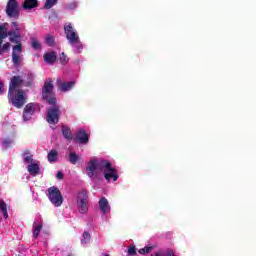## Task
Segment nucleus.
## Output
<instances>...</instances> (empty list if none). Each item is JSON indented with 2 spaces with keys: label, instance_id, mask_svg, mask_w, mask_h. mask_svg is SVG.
Segmentation results:
<instances>
[{
  "label": "nucleus",
  "instance_id": "f257e3e1",
  "mask_svg": "<svg viewBox=\"0 0 256 256\" xmlns=\"http://www.w3.org/2000/svg\"><path fill=\"white\" fill-rule=\"evenodd\" d=\"M11 29L9 30V23L4 22L0 24V55L3 53H9L11 51V43L15 45L12 48V63L15 67L21 65V56L17 53H23V34L21 33V27L17 22H11ZM9 39V42L3 41Z\"/></svg>",
  "mask_w": 256,
  "mask_h": 256
},
{
  "label": "nucleus",
  "instance_id": "f03ea898",
  "mask_svg": "<svg viewBox=\"0 0 256 256\" xmlns=\"http://www.w3.org/2000/svg\"><path fill=\"white\" fill-rule=\"evenodd\" d=\"M53 79H48V81L44 82V86L42 87V97L49 105H52L47 109L46 113V121L49 125H57L59 123V119H61V107L57 105V98L55 97V93L53 92Z\"/></svg>",
  "mask_w": 256,
  "mask_h": 256
},
{
  "label": "nucleus",
  "instance_id": "7ed1b4c3",
  "mask_svg": "<svg viewBox=\"0 0 256 256\" xmlns=\"http://www.w3.org/2000/svg\"><path fill=\"white\" fill-rule=\"evenodd\" d=\"M8 99L11 101L13 107H16L17 109H21V107L27 103V96L23 89L12 91L11 94L8 92Z\"/></svg>",
  "mask_w": 256,
  "mask_h": 256
},
{
  "label": "nucleus",
  "instance_id": "20e7f679",
  "mask_svg": "<svg viewBox=\"0 0 256 256\" xmlns=\"http://www.w3.org/2000/svg\"><path fill=\"white\" fill-rule=\"evenodd\" d=\"M64 31L70 45H72V47H75L78 51H81V49H83V44H81L79 35L77 34V32H75V29H73V26L71 24L65 26Z\"/></svg>",
  "mask_w": 256,
  "mask_h": 256
},
{
  "label": "nucleus",
  "instance_id": "39448f33",
  "mask_svg": "<svg viewBox=\"0 0 256 256\" xmlns=\"http://www.w3.org/2000/svg\"><path fill=\"white\" fill-rule=\"evenodd\" d=\"M77 205L79 213L85 214L89 211V192L82 190L77 195Z\"/></svg>",
  "mask_w": 256,
  "mask_h": 256
},
{
  "label": "nucleus",
  "instance_id": "423d86ee",
  "mask_svg": "<svg viewBox=\"0 0 256 256\" xmlns=\"http://www.w3.org/2000/svg\"><path fill=\"white\" fill-rule=\"evenodd\" d=\"M48 199L54 207H61V205H63L61 190L55 186L48 188Z\"/></svg>",
  "mask_w": 256,
  "mask_h": 256
},
{
  "label": "nucleus",
  "instance_id": "0eeeda50",
  "mask_svg": "<svg viewBox=\"0 0 256 256\" xmlns=\"http://www.w3.org/2000/svg\"><path fill=\"white\" fill-rule=\"evenodd\" d=\"M6 15L11 19H19V3L17 0H8L6 5Z\"/></svg>",
  "mask_w": 256,
  "mask_h": 256
},
{
  "label": "nucleus",
  "instance_id": "6e6552de",
  "mask_svg": "<svg viewBox=\"0 0 256 256\" xmlns=\"http://www.w3.org/2000/svg\"><path fill=\"white\" fill-rule=\"evenodd\" d=\"M23 77L21 76H13L11 79H10V83H9V90L8 92L10 93H13V91H17V88L19 87H23Z\"/></svg>",
  "mask_w": 256,
  "mask_h": 256
},
{
  "label": "nucleus",
  "instance_id": "1a4fd4ad",
  "mask_svg": "<svg viewBox=\"0 0 256 256\" xmlns=\"http://www.w3.org/2000/svg\"><path fill=\"white\" fill-rule=\"evenodd\" d=\"M104 179L108 183H111V181H117L119 179V172L114 167L110 166L108 169L104 170Z\"/></svg>",
  "mask_w": 256,
  "mask_h": 256
},
{
  "label": "nucleus",
  "instance_id": "9d476101",
  "mask_svg": "<svg viewBox=\"0 0 256 256\" xmlns=\"http://www.w3.org/2000/svg\"><path fill=\"white\" fill-rule=\"evenodd\" d=\"M35 103L31 102L28 103L23 110V120L24 121H31V118L33 117V115L35 114Z\"/></svg>",
  "mask_w": 256,
  "mask_h": 256
},
{
  "label": "nucleus",
  "instance_id": "9b49d317",
  "mask_svg": "<svg viewBox=\"0 0 256 256\" xmlns=\"http://www.w3.org/2000/svg\"><path fill=\"white\" fill-rule=\"evenodd\" d=\"M74 141L76 143H81V145H87L89 143V135L87 134V131L84 129H80L74 138Z\"/></svg>",
  "mask_w": 256,
  "mask_h": 256
},
{
  "label": "nucleus",
  "instance_id": "f8f14e48",
  "mask_svg": "<svg viewBox=\"0 0 256 256\" xmlns=\"http://www.w3.org/2000/svg\"><path fill=\"white\" fill-rule=\"evenodd\" d=\"M98 203L99 209L101 213H103V215H106V213H109V211H111V207L109 206V201L107 200V198L102 197Z\"/></svg>",
  "mask_w": 256,
  "mask_h": 256
},
{
  "label": "nucleus",
  "instance_id": "ddd939ff",
  "mask_svg": "<svg viewBox=\"0 0 256 256\" xmlns=\"http://www.w3.org/2000/svg\"><path fill=\"white\" fill-rule=\"evenodd\" d=\"M95 171H98L97 170V160L96 159L91 160L88 163V166L86 167V173H87L88 177H94L95 176Z\"/></svg>",
  "mask_w": 256,
  "mask_h": 256
},
{
  "label": "nucleus",
  "instance_id": "4468645a",
  "mask_svg": "<svg viewBox=\"0 0 256 256\" xmlns=\"http://www.w3.org/2000/svg\"><path fill=\"white\" fill-rule=\"evenodd\" d=\"M22 7H23V9H25V11H31V9H35V8L39 7V1L24 0Z\"/></svg>",
  "mask_w": 256,
  "mask_h": 256
},
{
  "label": "nucleus",
  "instance_id": "2eb2a0df",
  "mask_svg": "<svg viewBox=\"0 0 256 256\" xmlns=\"http://www.w3.org/2000/svg\"><path fill=\"white\" fill-rule=\"evenodd\" d=\"M73 87H75V81L63 82V83H59L58 85V89L62 93H67V91H71Z\"/></svg>",
  "mask_w": 256,
  "mask_h": 256
},
{
  "label": "nucleus",
  "instance_id": "dca6fc26",
  "mask_svg": "<svg viewBox=\"0 0 256 256\" xmlns=\"http://www.w3.org/2000/svg\"><path fill=\"white\" fill-rule=\"evenodd\" d=\"M44 61L48 65H53L57 61V53L55 51L44 54Z\"/></svg>",
  "mask_w": 256,
  "mask_h": 256
},
{
  "label": "nucleus",
  "instance_id": "f3484780",
  "mask_svg": "<svg viewBox=\"0 0 256 256\" xmlns=\"http://www.w3.org/2000/svg\"><path fill=\"white\" fill-rule=\"evenodd\" d=\"M96 167L98 171H103V173H105V169L111 167V162L107 160H96Z\"/></svg>",
  "mask_w": 256,
  "mask_h": 256
},
{
  "label": "nucleus",
  "instance_id": "a211bd4d",
  "mask_svg": "<svg viewBox=\"0 0 256 256\" xmlns=\"http://www.w3.org/2000/svg\"><path fill=\"white\" fill-rule=\"evenodd\" d=\"M47 159L49 163H56L59 159V152L55 149L50 150Z\"/></svg>",
  "mask_w": 256,
  "mask_h": 256
},
{
  "label": "nucleus",
  "instance_id": "6ab92c4d",
  "mask_svg": "<svg viewBox=\"0 0 256 256\" xmlns=\"http://www.w3.org/2000/svg\"><path fill=\"white\" fill-rule=\"evenodd\" d=\"M62 135L67 141H73V133L71 132V128L69 126H62Z\"/></svg>",
  "mask_w": 256,
  "mask_h": 256
},
{
  "label": "nucleus",
  "instance_id": "aec40b11",
  "mask_svg": "<svg viewBox=\"0 0 256 256\" xmlns=\"http://www.w3.org/2000/svg\"><path fill=\"white\" fill-rule=\"evenodd\" d=\"M22 155L24 163H27L28 165L33 163V154H31V150H25Z\"/></svg>",
  "mask_w": 256,
  "mask_h": 256
},
{
  "label": "nucleus",
  "instance_id": "412c9836",
  "mask_svg": "<svg viewBox=\"0 0 256 256\" xmlns=\"http://www.w3.org/2000/svg\"><path fill=\"white\" fill-rule=\"evenodd\" d=\"M81 160V156H79L77 153L75 152H71L68 155V161L69 163H71L72 165H77V161Z\"/></svg>",
  "mask_w": 256,
  "mask_h": 256
},
{
  "label": "nucleus",
  "instance_id": "4be33fe9",
  "mask_svg": "<svg viewBox=\"0 0 256 256\" xmlns=\"http://www.w3.org/2000/svg\"><path fill=\"white\" fill-rule=\"evenodd\" d=\"M28 169V173H30V175H39V164L37 163H33L28 165L27 167Z\"/></svg>",
  "mask_w": 256,
  "mask_h": 256
},
{
  "label": "nucleus",
  "instance_id": "5701e85b",
  "mask_svg": "<svg viewBox=\"0 0 256 256\" xmlns=\"http://www.w3.org/2000/svg\"><path fill=\"white\" fill-rule=\"evenodd\" d=\"M0 211L3 213L4 219H9V213L7 212V204L3 200H0Z\"/></svg>",
  "mask_w": 256,
  "mask_h": 256
},
{
  "label": "nucleus",
  "instance_id": "b1692460",
  "mask_svg": "<svg viewBox=\"0 0 256 256\" xmlns=\"http://www.w3.org/2000/svg\"><path fill=\"white\" fill-rule=\"evenodd\" d=\"M91 241V234L87 231H84L81 239V245H87Z\"/></svg>",
  "mask_w": 256,
  "mask_h": 256
},
{
  "label": "nucleus",
  "instance_id": "393cba45",
  "mask_svg": "<svg viewBox=\"0 0 256 256\" xmlns=\"http://www.w3.org/2000/svg\"><path fill=\"white\" fill-rule=\"evenodd\" d=\"M41 229H43V224H36L34 225V230H33V237L34 239H37L39 237V233H41Z\"/></svg>",
  "mask_w": 256,
  "mask_h": 256
},
{
  "label": "nucleus",
  "instance_id": "a878e982",
  "mask_svg": "<svg viewBox=\"0 0 256 256\" xmlns=\"http://www.w3.org/2000/svg\"><path fill=\"white\" fill-rule=\"evenodd\" d=\"M57 3H59V0H46L44 9H52Z\"/></svg>",
  "mask_w": 256,
  "mask_h": 256
},
{
  "label": "nucleus",
  "instance_id": "bb28decb",
  "mask_svg": "<svg viewBox=\"0 0 256 256\" xmlns=\"http://www.w3.org/2000/svg\"><path fill=\"white\" fill-rule=\"evenodd\" d=\"M31 47L35 49V51L41 50V43H39V40L37 38L31 39Z\"/></svg>",
  "mask_w": 256,
  "mask_h": 256
},
{
  "label": "nucleus",
  "instance_id": "cd10ccee",
  "mask_svg": "<svg viewBox=\"0 0 256 256\" xmlns=\"http://www.w3.org/2000/svg\"><path fill=\"white\" fill-rule=\"evenodd\" d=\"M45 41H46V45L48 47H53V45H55V37L54 36L47 35Z\"/></svg>",
  "mask_w": 256,
  "mask_h": 256
},
{
  "label": "nucleus",
  "instance_id": "c85d7f7f",
  "mask_svg": "<svg viewBox=\"0 0 256 256\" xmlns=\"http://www.w3.org/2000/svg\"><path fill=\"white\" fill-rule=\"evenodd\" d=\"M151 251H153V246H146L141 248L138 253H140V255H147L148 253H151Z\"/></svg>",
  "mask_w": 256,
  "mask_h": 256
},
{
  "label": "nucleus",
  "instance_id": "c756f323",
  "mask_svg": "<svg viewBox=\"0 0 256 256\" xmlns=\"http://www.w3.org/2000/svg\"><path fill=\"white\" fill-rule=\"evenodd\" d=\"M59 61L61 65H67V63H69V58L67 57V55H65V52H62L60 54Z\"/></svg>",
  "mask_w": 256,
  "mask_h": 256
},
{
  "label": "nucleus",
  "instance_id": "7c9ffc66",
  "mask_svg": "<svg viewBox=\"0 0 256 256\" xmlns=\"http://www.w3.org/2000/svg\"><path fill=\"white\" fill-rule=\"evenodd\" d=\"M135 255H137V248L135 247V245L128 247L127 256H135Z\"/></svg>",
  "mask_w": 256,
  "mask_h": 256
},
{
  "label": "nucleus",
  "instance_id": "2f4dec72",
  "mask_svg": "<svg viewBox=\"0 0 256 256\" xmlns=\"http://www.w3.org/2000/svg\"><path fill=\"white\" fill-rule=\"evenodd\" d=\"M35 79V77L33 76V74H28V80L25 82V87H31V85H33V80Z\"/></svg>",
  "mask_w": 256,
  "mask_h": 256
},
{
  "label": "nucleus",
  "instance_id": "473e14b6",
  "mask_svg": "<svg viewBox=\"0 0 256 256\" xmlns=\"http://www.w3.org/2000/svg\"><path fill=\"white\" fill-rule=\"evenodd\" d=\"M12 143H13V140H11L10 138H6L3 141L4 147H9V145H11Z\"/></svg>",
  "mask_w": 256,
  "mask_h": 256
},
{
  "label": "nucleus",
  "instance_id": "72a5a7b5",
  "mask_svg": "<svg viewBox=\"0 0 256 256\" xmlns=\"http://www.w3.org/2000/svg\"><path fill=\"white\" fill-rule=\"evenodd\" d=\"M175 255V251L172 249H167L166 252H163V256H173Z\"/></svg>",
  "mask_w": 256,
  "mask_h": 256
},
{
  "label": "nucleus",
  "instance_id": "f704fd0d",
  "mask_svg": "<svg viewBox=\"0 0 256 256\" xmlns=\"http://www.w3.org/2000/svg\"><path fill=\"white\" fill-rule=\"evenodd\" d=\"M5 93V83L0 81V95Z\"/></svg>",
  "mask_w": 256,
  "mask_h": 256
},
{
  "label": "nucleus",
  "instance_id": "c9c22d12",
  "mask_svg": "<svg viewBox=\"0 0 256 256\" xmlns=\"http://www.w3.org/2000/svg\"><path fill=\"white\" fill-rule=\"evenodd\" d=\"M56 177L58 179H63V177H64L63 172L62 171H58L57 174H56Z\"/></svg>",
  "mask_w": 256,
  "mask_h": 256
},
{
  "label": "nucleus",
  "instance_id": "e433bc0d",
  "mask_svg": "<svg viewBox=\"0 0 256 256\" xmlns=\"http://www.w3.org/2000/svg\"><path fill=\"white\" fill-rule=\"evenodd\" d=\"M151 256H163V252H157L155 255H151Z\"/></svg>",
  "mask_w": 256,
  "mask_h": 256
},
{
  "label": "nucleus",
  "instance_id": "4c0bfd02",
  "mask_svg": "<svg viewBox=\"0 0 256 256\" xmlns=\"http://www.w3.org/2000/svg\"><path fill=\"white\" fill-rule=\"evenodd\" d=\"M104 256H111V255H109V254H105Z\"/></svg>",
  "mask_w": 256,
  "mask_h": 256
},
{
  "label": "nucleus",
  "instance_id": "58836bf2",
  "mask_svg": "<svg viewBox=\"0 0 256 256\" xmlns=\"http://www.w3.org/2000/svg\"><path fill=\"white\" fill-rule=\"evenodd\" d=\"M53 130H55V127H52Z\"/></svg>",
  "mask_w": 256,
  "mask_h": 256
},
{
  "label": "nucleus",
  "instance_id": "ea45409f",
  "mask_svg": "<svg viewBox=\"0 0 256 256\" xmlns=\"http://www.w3.org/2000/svg\"><path fill=\"white\" fill-rule=\"evenodd\" d=\"M173 256H175V255H173Z\"/></svg>",
  "mask_w": 256,
  "mask_h": 256
}]
</instances>
